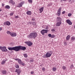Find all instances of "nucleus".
I'll use <instances>...</instances> for the list:
<instances>
[{"label": "nucleus", "mask_w": 75, "mask_h": 75, "mask_svg": "<svg viewBox=\"0 0 75 75\" xmlns=\"http://www.w3.org/2000/svg\"><path fill=\"white\" fill-rule=\"evenodd\" d=\"M37 33L34 31H33L32 32L30 33L28 35V38H30V39H35L37 36Z\"/></svg>", "instance_id": "f257e3e1"}, {"label": "nucleus", "mask_w": 75, "mask_h": 75, "mask_svg": "<svg viewBox=\"0 0 75 75\" xmlns=\"http://www.w3.org/2000/svg\"><path fill=\"white\" fill-rule=\"evenodd\" d=\"M20 50V46H16L14 47V51L17 52Z\"/></svg>", "instance_id": "f03ea898"}, {"label": "nucleus", "mask_w": 75, "mask_h": 75, "mask_svg": "<svg viewBox=\"0 0 75 75\" xmlns=\"http://www.w3.org/2000/svg\"><path fill=\"white\" fill-rule=\"evenodd\" d=\"M24 4V2L22 1L20 3H19L18 5H16V7H21L23 6V5Z\"/></svg>", "instance_id": "7ed1b4c3"}, {"label": "nucleus", "mask_w": 75, "mask_h": 75, "mask_svg": "<svg viewBox=\"0 0 75 75\" xmlns=\"http://www.w3.org/2000/svg\"><path fill=\"white\" fill-rule=\"evenodd\" d=\"M0 50H1L2 51H3V52H6V51H7V50L6 49V47H0Z\"/></svg>", "instance_id": "20e7f679"}, {"label": "nucleus", "mask_w": 75, "mask_h": 75, "mask_svg": "<svg viewBox=\"0 0 75 75\" xmlns=\"http://www.w3.org/2000/svg\"><path fill=\"white\" fill-rule=\"evenodd\" d=\"M52 51H51L48 52H47L46 53V56L47 58H49V57H50L51 56V55H52Z\"/></svg>", "instance_id": "39448f33"}, {"label": "nucleus", "mask_w": 75, "mask_h": 75, "mask_svg": "<svg viewBox=\"0 0 75 75\" xmlns=\"http://www.w3.org/2000/svg\"><path fill=\"white\" fill-rule=\"evenodd\" d=\"M25 43L29 47H30V46H31L32 45H33V43L30 41H28L27 42H25Z\"/></svg>", "instance_id": "423d86ee"}, {"label": "nucleus", "mask_w": 75, "mask_h": 75, "mask_svg": "<svg viewBox=\"0 0 75 75\" xmlns=\"http://www.w3.org/2000/svg\"><path fill=\"white\" fill-rule=\"evenodd\" d=\"M61 8H60L58 9L57 14L58 16L61 15Z\"/></svg>", "instance_id": "0eeeda50"}, {"label": "nucleus", "mask_w": 75, "mask_h": 75, "mask_svg": "<svg viewBox=\"0 0 75 75\" xmlns=\"http://www.w3.org/2000/svg\"><path fill=\"white\" fill-rule=\"evenodd\" d=\"M66 22L67 23H68L69 25H72V22H71V21L69 19L66 20Z\"/></svg>", "instance_id": "6e6552de"}, {"label": "nucleus", "mask_w": 75, "mask_h": 75, "mask_svg": "<svg viewBox=\"0 0 75 75\" xmlns=\"http://www.w3.org/2000/svg\"><path fill=\"white\" fill-rule=\"evenodd\" d=\"M16 72H17L18 75L20 74L21 72V70L20 69H16L15 71Z\"/></svg>", "instance_id": "1a4fd4ad"}, {"label": "nucleus", "mask_w": 75, "mask_h": 75, "mask_svg": "<svg viewBox=\"0 0 75 75\" xmlns=\"http://www.w3.org/2000/svg\"><path fill=\"white\" fill-rule=\"evenodd\" d=\"M4 24L5 25H7L9 26L10 25L11 23L9 21H6L4 23Z\"/></svg>", "instance_id": "9d476101"}, {"label": "nucleus", "mask_w": 75, "mask_h": 75, "mask_svg": "<svg viewBox=\"0 0 75 75\" xmlns=\"http://www.w3.org/2000/svg\"><path fill=\"white\" fill-rule=\"evenodd\" d=\"M26 49V47H23L21 46H20V50L24 51Z\"/></svg>", "instance_id": "9b49d317"}, {"label": "nucleus", "mask_w": 75, "mask_h": 75, "mask_svg": "<svg viewBox=\"0 0 75 75\" xmlns=\"http://www.w3.org/2000/svg\"><path fill=\"white\" fill-rule=\"evenodd\" d=\"M11 35L12 37H16L17 35V34L16 33H11Z\"/></svg>", "instance_id": "f8f14e48"}, {"label": "nucleus", "mask_w": 75, "mask_h": 75, "mask_svg": "<svg viewBox=\"0 0 75 75\" xmlns=\"http://www.w3.org/2000/svg\"><path fill=\"white\" fill-rule=\"evenodd\" d=\"M61 21H60L59 22H58L56 23V26H60L61 24H62Z\"/></svg>", "instance_id": "ddd939ff"}, {"label": "nucleus", "mask_w": 75, "mask_h": 75, "mask_svg": "<svg viewBox=\"0 0 75 75\" xmlns=\"http://www.w3.org/2000/svg\"><path fill=\"white\" fill-rule=\"evenodd\" d=\"M43 10H44V7H42L39 10L40 11V13H41L42 11H43Z\"/></svg>", "instance_id": "4468645a"}, {"label": "nucleus", "mask_w": 75, "mask_h": 75, "mask_svg": "<svg viewBox=\"0 0 75 75\" xmlns=\"http://www.w3.org/2000/svg\"><path fill=\"white\" fill-rule=\"evenodd\" d=\"M8 49L9 50H10L11 51H13V50H14V47H8Z\"/></svg>", "instance_id": "2eb2a0df"}, {"label": "nucleus", "mask_w": 75, "mask_h": 75, "mask_svg": "<svg viewBox=\"0 0 75 75\" xmlns=\"http://www.w3.org/2000/svg\"><path fill=\"white\" fill-rule=\"evenodd\" d=\"M7 60H3V61L1 62V65H3V64H4L5 63H6V61Z\"/></svg>", "instance_id": "dca6fc26"}, {"label": "nucleus", "mask_w": 75, "mask_h": 75, "mask_svg": "<svg viewBox=\"0 0 75 75\" xmlns=\"http://www.w3.org/2000/svg\"><path fill=\"white\" fill-rule=\"evenodd\" d=\"M57 20L58 21H61V18L60 17H57Z\"/></svg>", "instance_id": "f3484780"}, {"label": "nucleus", "mask_w": 75, "mask_h": 75, "mask_svg": "<svg viewBox=\"0 0 75 75\" xmlns=\"http://www.w3.org/2000/svg\"><path fill=\"white\" fill-rule=\"evenodd\" d=\"M27 14L28 15H31V12L30 11H28L27 12Z\"/></svg>", "instance_id": "a211bd4d"}, {"label": "nucleus", "mask_w": 75, "mask_h": 75, "mask_svg": "<svg viewBox=\"0 0 75 75\" xmlns=\"http://www.w3.org/2000/svg\"><path fill=\"white\" fill-rule=\"evenodd\" d=\"M2 74H4L5 75H6V73H7V72H6V71L5 70H3L2 72Z\"/></svg>", "instance_id": "6ab92c4d"}, {"label": "nucleus", "mask_w": 75, "mask_h": 75, "mask_svg": "<svg viewBox=\"0 0 75 75\" xmlns=\"http://www.w3.org/2000/svg\"><path fill=\"white\" fill-rule=\"evenodd\" d=\"M71 41H74V40H75V37L72 36L71 38Z\"/></svg>", "instance_id": "aec40b11"}, {"label": "nucleus", "mask_w": 75, "mask_h": 75, "mask_svg": "<svg viewBox=\"0 0 75 75\" xmlns=\"http://www.w3.org/2000/svg\"><path fill=\"white\" fill-rule=\"evenodd\" d=\"M5 8H7V9H9V8H10V6H9L8 5H6L5 6Z\"/></svg>", "instance_id": "412c9836"}, {"label": "nucleus", "mask_w": 75, "mask_h": 75, "mask_svg": "<svg viewBox=\"0 0 75 75\" xmlns=\"http://www.w3.org/2000/svg\"><path fill=\"white\" fill-rule=\"evenodd\" d=\"M70 38V35H69L67 36L66 37V40H68L69 39V38Z\"/></svg>", "instance_id": "4be33fe9"}, {"label": "nucleus", "mask_w": 75, "mask_h": 75, "mask_svg": "<svg viewBox=\"0 0 75 75\" xmlns=\"http://www.w3.org/2000/svg\"><path fill=\"white\" fill-rule=\"evenodd\" d=\"M41 33H42V35H44V29L42 30V31H41Z\"/></svg>", "instance_id": "5701e85b"}, {"label": "nucleus", "mask_w": 75, "mask_h": 75, "mask_svg": "<svg viewBox=\"0 0 75 75\" xmlns=\"http://www.w3.org/2000/svg\"><path fill=\"white\" fill-rule=\"evenodd\" d=\"M23 55H24V57H25V58H27V57H28V56L26 54H23Z\"/></svg>", "instance_id": "b1692460"}, {"label": "nucleus", "mask_w": 75, "mask_h": 75, "mask_svg": "<svg viewBox=\"0 0 75 75\" xmlns=\"http://www.w3.org/2000/svg\"><path fill=\"white\" fill-rule=\"evenodd\" d=\"M20 64H21L22 65H23V66H24V62H21Z\"/></svg>", "instance_id": "393cba45"}, {"label": "nucleus", "mask_w": 75, "mask_h": 75, "mask_svg": "<svg viewBox=\"0 0 75 75\" xmlns=\"http://www.w3.org/2000/svg\"><path fill=\"white\" fill-rule=\"evenodd\" d=\"M62 68L63 69L65 70V69H66L67 68V67H66L64 66H62Z\"/></svg>", "instance_id": "a878e982"}, {"label": "nucleus", "mask_w": 75, "mask_h": 75, "mask_svg": "<svg viewBox=\"0 0 75 75\" xmlns=\"http://www.w3.org/2000/svg\"><path fill=\"white\" fill-rule=\"evenodd\" d=\"M52 70L53 71H55L57 70V68L55 67H54L52 68Z\"/></svg>", "instance_id": "bb28decb"}, {"label": "nucleus", "mask_w": 75, "mask_h": 75, "mask_svg": "<svg viewBox=\"0 0 75 75\" xmlns=\"http://www.w3.org/2000/svg\"><path fill=\"white\" fill-rule=\"evenodd\" d=\"M18 63H19V64H20L21 63V62H22L20 59H18Z\"/></svg>", "instance_id": "cd10ccee"}, {"label": "nucleus", "mask_w": 75, "mask_h": 75, "mask_svg": "<svg viewBox=\"0 0 75 75\" xmlns=\"http://www.w3.org/2000/svg\"><path fill=\"white\" fill-rule=\"evenodd\" d=\"M6 33L7 34H10V35H11V33L10 32V31H7Z\"/></svg>", "instance_id": "c85d7f7f"}, {"label": "nucleus", "mask_w": 75, "mask_h": 75, "mask_svg": "<svg viewBox=\"0 0 75 75\" xmlns=\"http://www.w3.org/2000/svg\"><path fill=\"white\" fill-rule=\"evenodd\" d=\"M43 30H44V33H47V31H48V30H44V29H43Z\"/></svg>", "instance_id": "c756f323"}, {"label": "nucleus", "mask_w": 75, "mask_h": 75, "mask_svg": "<svg viewBox=\"0 0 75 75\" xmlns=\"http://www.w3.org/2000/svg\"><path fill=\"white\" fill-rule=\"evenodd\" d=\"M43 58H47V54H45L43 56Z\"/></svg>", "instance_id": "7c9ffc66"}, {"label": "nucleus", "mask_w": 75, "mask_h": 75, "mask_svg": "<svg viewBox=\"0 0 75 75\" xmlns=\"http://www.w3.org/2000/svg\"><path fill=\"white\" fill-rule=\"evenodd\" d=\"M15 67L17 69L19 68V66L17 64H16L15 65Z\"/></svg>", "instance_id": "2f4dec72"}, {"label": "nucleus", "mask_w": 75, "mask_h": 75, "mask_svg": "<svg viewBox=\"0 0 75 75\" xmlns=\"http://www.w3.org/2000/svg\"><path fill=\"white\" fill-rule=\"evenodd\" d=\"M33 62H34V59H31L30 60V62L31 63Z\"/></svg>", "instance_id": "473e14b6"}, {"label": "nucleus", "mask_w": 75, "mask_h": 75, "mask_svg": "<svg viewBox=\"0 0 75 75\" xmlns=\"http://www.w3.org/2000/svg\"><path fill=\"white\" fill-rule=\"evenodd\" d=\"M71 16H72V14L71 13H69L68 14V16L69 17H71Z\"/></svg>", "instance_id": "72a5a7b5"}, {"label": "nucleus", "mask_w": 75, "mask_h": 75, "mask_svg": "<svg viewBox=\"0 0 75 75\" xmlns=\"http://www.w3.org/2000/svg\"><path fill=\"white\" fill-rule=\"evenodd\" d=\"M55 37V36L54 35H52L51 38H54V37Z\"/></svg>", "instance_id": "f704fd0d"}, {"label": "nucleus", "mask_w": 75, "mask_h": 75, "mask_svg": "<svg viewBox=\"0 0 75 75\" xmlns=\"http://www.w3.org/2000/svg\"><path fill=\"white\" fill-rule=\"evenodd\" d=\"M73 67H74V65H73V64H71L70 66V68L71 69V68H73Z\"/></svg>", "instance_id": "c9c22d12"}, {"label": "nucleus", "mask_w": 75, "mask_h": 75, "mask_svg": "<svg viewBox=\"0 0 75 75\" xmlns=\"http://www.w3.org/2000/svg\"><path fill=\"white\" fill-rule=\"evenodd\" d=\"M13 14H14V13L12 12V13H11L10 14V16H13Z\"/></svg>", "instance_id": "e433bc0d"}, {"label": "nucleus", "mask_w": 75, "mask_h": 75, "mask_svg": "<svg viewBox=\"0 0 75 75\" xmlns=\"http://www.w3.org/2000/svg\"><path fill=\"white\" fill-rule=\"evenodd\" d=\"M52 35L51 34H49L48 35V36L49 37H51Z\"/></svg>", "instance_id": "4c0bfd02"}, {"label": "nucleus", "mask_w": 75, "mask_h": 75, "mask_svg": "<svg viewBox=\"0 0 75 75\" xmlns=\"http://www.w3.org/2000/svg\"><path fill=\"white\" fill-rule=\"evenodd\" d=\"M28 1L31 3H33V1L32 0H28Z\"/></svg>", "instance_id": "58836bf2"}, {"label": "nucleus", "mask_w": 75, "mask_h": 75, "mask_svg": "<svg viewBox=\"0 0 75 75\" xmlns=\"http://www.w3.org/2000/svg\"><path fill=\"white\" fill-rule=\"evenodd\" d=\"M45 29L46 30H48V29H49V28H48V26H47L45 28Z\"/></svg>", "instance_id": "ea45409f"}, {"label": "nucleus", "mask_w": 75, "mask_h": 75, "mask_svg": "<svg viewBox=\"0 0 75 75\" xmlns=\"http://www.w3.org/2000/svg\"><path fill=\"white\" fill-rule=\"evenodd\" d=\"M52 4L51 3L50 4H48V7H50V6H52Z\"/></svg>", "instance_id": "a19ab883"}, {"label": "nucleus", "mask_w": 75, "mask_h": 75, "mask_svg": "<svg viewBox=\"0 0 75 75\" xmlns=\"http://www.w3.org/2000/svg\"><path fill=\"white\" fill-rule=\"evenodd\" d=\"M13 0H11L9 1V3L11 4L13 2Z\"/></svg>", "instance_id": "79ce46f5"}, {"label": "nucleus", "mask_w": 75, "mask_h": 75, "mask_svg": "<svg viewBox=\"0 0 75 75\" xmlns=\"http://www.w3.org/2000/svg\"><path fill=\"white\" fill-rule=\"evenodd\" d=\"M11 4H13V5H14V4H15V2H14L13 1L12 2V3Z\"/></svg>", "instance_id": "37998d69"}, {"label": "nucleus", "mask_w": 75, "mask_h": 75, "mask_svg": "<svg viewBox=\"0 0 75 75\" xmlns=\"http://www.w3.org/2000/svg\"><path fill=\"white\" fill-rule=\"evenodd\" d=\"M33 24L34 25H35L36 23L35 22H33Z\"/></svg>", "instance_id": "c03bdc74"}, {"label": "nucleus", "mask_w": 75, "mask_h": 75, "mask_svg": "<svg viewBox=\"0 0 75 75\" xmlns=\"http://www.w3.org/2000/svg\"><path fill=\"white\" fill-rule=\"evenodd\" d=\"M3 30V28H2V27H0V31H1V30Z\"/></svg>", "instance_id": "a18cd8bd"}, {"label": "nucleus", "mask_w": 75, "mask_h": 75, "mask_svg": "<svg viewBox=\"0 0 75 75\" xmlns=\"http://www.w3.org/2000/svg\"><path fill=\"white\" fill-rule=\"evenodd\" d=\"M15 17V18H18V16H16Z\"/></svg>", "instance_id": "49530a36"}, {"label": "nucleus", "mask_w": 75, "mask_h": 75, "mask_svg": "<svg viewBox=\"0 0 75 75\" xmlns=\"http://www.w3.org/2000/svg\"><path fill=\"white\" fill-rule=\"evenodd\" d=\"M42 69V71H45V68L43 67Z\"/></svg>", "instance_id": "de8ad7c7"}, {"label": "nucleus", "mask_w": 75, "mask_h": 75, "mask_svg": "<svg viewBox=\"0 0 75 75\" xmlns=\"http://www.w3.org/2000/svg\"><path fill=\"white\" fill-rule=\"evenodd\" d=\"M62 13L63 14H65V11H63Z\"/></svg>", "instance_id": "09e8293b"}, {"label": "nucleus", "mask_w": 75, "mask_h": 75, "mask_svg": "<svg viewBox=\"0 0 75 75\" xmlns=\"http://www.w3.org/2000/svg\"><path fill=\"white\" fill-rule=\"evenodd\" d=\"M64 45H67V43H66V42H64Z\"/></svg>", "instance_id": "8fccbe9b"}, {"label": "nucleus", "mask_w": 75, "mask_h": 75, "mask_svg": "<svg viewBox=\"0 0 75 75\" xmlns=\"http://www.w3.org/2000/svg\"><path fill=\"white\" fill-rule=\"evenodd\" d=\"M30 74H34V72L33 71H31V72H30Z\"/></svg>", "instance_id": "3c124183"}, {"label": "nucleus", "mask_w": 75, "mask_h": 75, "mask_svg": "<svg viewBox=\"0 0 75 75\" xmlns=\"http://www.w3.org/2000/svg\"><path fill=\"white\" fill-rule=\"evenodd\" d=\"M52 31H55V30L54 29H52L51 30Z\"/></svg>", "instance_id": "603ef678"}, {"label": "nucleus", "mask_w": 75, "mask_h": 75, "mask_svg": "<svg viewBox=\"0 0 75 75\" xmlns=\"http://www.w3.org/2000/svg\"><path fill=\"white\" fill-rule=\"evenodd\" d=\"M2 7H4V4H2Z\"/></svg>", "instance_id": "864d4df0"}, {"label": "nucleus", "mask_w": 75, "mask_h": 75, "mask_svg": "<svg viewBox=\"0 0 75 75\" xmlns=\"http://www.w3.org/2000/svg\"><path fill=\"white\" fill-rule=\"evenodd\" d=\"M32 21H35V19L33 18V19H32Z\"/></svg>", "instance_id": "5fc2aeb1"}, {"label": "nucleus", "mask_w": 75, "mask_h": 75, "mask_svg": "<svg viewBox=\"0 0 75 75\" xmlns=\"http://www.w3.org/2000/svg\"><path fill=\"white\" fill-rule=\"evenodd\" d=\"M71 1V0H69V2H70Z\"/></svg>", "instance_id": "6e6d98bb"}, {"label": "nucleus", "mask_w": 75, "mask_h": 75, "mask_svg": "<svg viewBox=\"0 0 75 75\" xmlns=\"http://www.w3.org/2000/svg\"><path fill=\"white\" fill-rule=\"evenodd\" d=\"M63 0V1H66V0Z\"/></svg>", "instance_id": "4d7b16f0"}, {"label": "nucleus", "mask_w": 75, "mask_h": 75, "mask_svg": "<svg viewBox=\"0 0 75 75\" xmlns=\"http://www.w3.org/2000/svg\"><path fill=\"white\" fill-rule=\"evenodd\" d=\"M74 28H75V26H74Z\"/></svg>", "instance_id": "13d9d810"}, {"label": "nucleus", "mask_w": 75, "mask_h": 75, "mask_svg": "<svg viewBox=\"0 0 75 75\" xmlns=\"http://www.w3.org/2000/svg\"><path fill=\"white\" fill-rule=\"evenodd\" d=\"M1 11V10H0V12Z\"/></svg>", "instance_id": "bf43d9fd"}, {"label": "nucleus", "mask_w": 75, "mask_h": 75, "mask_svg": "<svg viewBox=\"0 0 75 75\" xmlns=\"http://www.w3.org/2000/svg\"><path fill=\"white\" fill-rule=\"evenodd\" d=\"M61 1H62V0H61Z\"/></svg>", "instance_id": "052dcab7"}]
</instances>
